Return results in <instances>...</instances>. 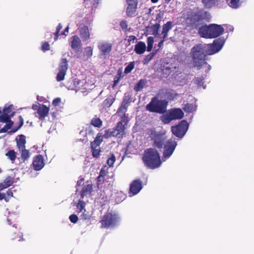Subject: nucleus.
Returning a JSON list of instances; mask_svg holds the SVG:
<instances>
[{
  "label": "nucleus",
  "mask_w": 254,
  "mask_h": 254,
  "mask_svg": "<svg viewBox=\"0 0 254 254\" xmlns=\"http://www.w3.org/2000/svg\"><path fill=\"white\" fill-rule=\"evenodd\" d=\"M224 42L222 40L217 39L214 40L213 43L208 44L206 50L205 47L201 44L194 45L190 52L193 66L199 69L204 64H207L206 56L212 55L219 52Z\"/></svg>",
  "instance_id": "f257e3e1"
},
{
  "label": "nucleus",
  "mask_w": 254,
  "mask_h": 254,
  "mask_svg": "<svg viewBox=\"0 0 254 254\" xmlns=\"http://www.w3.org/2000/svg\"><path fill=\"white\" fill-rule=\"evenodd\" d=\"M142 160L146 167L151 169L160 167L162 164L158 151L153 148H149L144 150Z\"/></svg>",
  "instance_id": "f03ea898"
},
{
  "label": "nucleus",
  "mask_w": 254,
  "mask_h": 254,
  "mask_svg": "<svg viewBox=\"0 0 254 254\" xmlns=\"http://www.w3.org/2000/svg\"><path fill=\"white\" fill-rule=\"evenodd\" d=\"M222 26L216 24L205 25L200 27L198 33L201 37L205 38H215L218 37L224 32Z\"/></svg>",
  "instance_id": "7ed1b4c3"
},
{
  "label": "nucleus",
  "mask_w": 254,
  "mask_h": 254,
  "mask_svg": "<svg viewBox=\"0 0 254 254\" xmlns=\"http://www.w3.org/2000/svg\"><path fill=\"white\" fill-rule=\"evenodd\" d=\"M168 103L166 100H159L157 97H154L146 105V109L150 112L164 114L167 111Z\"/></svg>",
  "instance_id": "20e7f679"
},
{
  "label": "nucleus",
  "mask_w": 254,
  "mask_h": 254,
  "mask_svg": "<svg viewBox=\"0 0 254 254\" xmlns=\"http://www.w3.org/2000/svg\"><path fill=\"white\" fill-rule=\"evenodd\" d=\"M119 220L118 215L115 213L107 212L103 216L99 223L101 224V228L108 229L115 227L118 224Z\"/></svg>",
  "instance_id": "39448f33"
},
{
  "label": "nucleus",
  "mask_w": 254,
  "mask_h": 254,
  "mask_svg": "<svg viewBox=\"0 0 254 254\" xmlns=\"http://www.w3.org/2000/svg\"><path fill=\"white\" fill-rule=\"evenodd\" d=\"M188 127L189 124L187 121L182 120L178 125L172 127L171 131L175 136L181 138L187 131Z\"/></svg>",
  "instance_id": "423d86ee"
},
{
  "label": "nucleus",
  "mask_w": 254,
  "mask_h": 254,
  "mask_svg": "<svg viewBox=\"0 0 254 254\" xmlns=\"http://www.w3.org/2000/svg\"><path fill=\"white\" fill-rule=\"evenodd\" d=\"M121 121L119 122L115 128H113L115 130L116 137L122 138L125 134V126L127 125L128 121L127 117L126 115H121Z\"/></svg>",
  "instance_id": "0eeeda50"
},
{
  "label": "nucleus",
  "mask_w": 254,
  "mask_h": 254,
  "mask_svg": "<svg viewBox=\"0 0 254 254\" xmlns=\"http://www.w3.org/2000/svg\"><path fill=\"white\" fill-rule=\"evenodd\" d=\"M163 158L167 159L169 158L174 152L177 142L174 139L170 138L164 144Z\"/></svg>",
  "instance_id": "6e6552de"
},
{
  "label": "nucleus",
  "mask_w": 254,
  "mask_h": 254,
  "mask_svg": "<svg viewBox=\"0 0 254 254\" xmlns=\"http://www.w3.org/2000/svg\"><path fill=\"white\" fill-rule=\"evenodd\" d=\"M132 96L130 94H125L120 107L117 111V113L120 115H126L128 107L132 102Z\"/></svg>",
  "instance_id": "1a4fd4ad"
},
{
  "label": "nucleus",
  "mask_w": 254,
  "mask_h": 254,
  "mask_svg": "<svg viewBox=\"0 0 254 254\" xmlns=\"http://www.w3.org/2000/svg\"><path fill=\"white\" fill-rule=\"evenodd\" d=\"M67 68L68 61L66 58L62 59L59 65V71L56 77V80L58 81H61L64 80Z\"/></svg>",
  "instance_id": "9d476101"
},
{
  "label": "nucleus",
  "mask_w": 254,
  "mask_h": 254,
  "mask_svg": "<svg viewBox=\"0 0 254 254\" xmlns=\"http://www.w3.org/2000/svg\"><path fill=\"white\" fill-rule=\"evenodd\" d=\"M127 7L126 8V14L128 17H133L135 16L137 11L138 4L137 0H127Z\"/></svg>",
  "instance_id": "9b49d317"
},
{
  "label": "nucleus",
  "mask_w": 254,
  "mask_h": 254,
  "mask_svg": "<svg viewBox=\"0 0 254 254\" xmlns=\"http://www.w3.org/2000/svg\"><path fill=\"white\" fill-rule=\"evenodd\" d=\"M142 182L140 179L133 180L130 184L128 193L130 196L137 194L142 189Z\"/></svg>",
  "instance_id": "f8f14e48"
},
{
  "label": "nucleus",
  "mask_w": 254,
  "mask_h": 254,
  "mask_svg": "<svg viewBox=\"0 0 254 254\" xmlns=\"http://www.w3.org/2000/svg\"><path fill=\"white\" fill-rule=\"evenodd\" d=\"M151 139L153 141V146L161 149L165 144V138L162 134L154 132L151 133Z\"/></svg>",
  "instance_id": "ddd939ff"
},
{
  "label": "nucleus",
  "mask_w": 254,
  "mask_h": 254,
  "mask_svg": "<svg viewBox=\"0 0 254 254\" xmlns=\"http://www.w3.org/2000/svg\"><path fill=\"white\" fill-rule=\"evenodd\" d=\"M50 109L48 107L44 104H40L38 109L36 115L37 117L40 120H43L45 117L48 115Z\"/></svg>",
  "instance_id": "4468645a"
},
{
  "label": "nucleus",
  "mask_w": 254,
  "mask_h": 254,
  "mask_svg": "<svg viewBox=\"0 0 254 254\" xmlns=\"http://www.w3.org/2000/svg\"><path fill=\"white\" fill-rule=\"evenodd\" d=\"M43 157L41 155L36 156L33 161V168L35 170H40L44 166Z\"/></svg>",
  "instance_id": "2eb2a0df"
},
{
  "label": "nucleus",
  "mask_w": 254,
  "mask_h": 254,
  "mask_svg": "<svg viewBox=\"0 0 254 254\" xmlns=\"http://www.w3.org/2000/svg\"><path fill=\"white\" fill-rule=\"evenodd\" d=\"M11 238L12 240H17L19 241H23L22 233L19 229L14 225L10 229Z\"/></svg>",
  "instance_id": "dca6fc26"
},
{
  "label": "nucleus",
  "mask_w": 254,
  "mask_h": 254,
  "mask_svg": "<svg viewBox=\"0 0 254 254\" xmlns=\"http://www.w3.org/2000/svg\"><path fill=\"white\" fill-rule=\"evenodd\" d=\"M168 112L173 120L181 119L184 117V114L180 108L172 109Z\"/></svg>",
  "instance_id": "f3484780"
},
{
  "label": "nucleus",
  "mask_w": 254,
  "mask_h": 254,
  "mask_svg": "<svg viewBox=\"0 0 254 254\" xmlns=\"http://www.w3.org/2000/svg\"><path fill=\"white\" fill-rule=\"evenodd\" d=\"M100 52L106 55L110 53L112 50V45L107 42L100 43L98 46Z\"/></svg>",
  "instance_id": "a211bd4d"
},
{
  "label": "nucleus",
  "mask_w": 254,
  "mask_h": 254,
  "mask_svg": "<svg viewBox=\"0 0 254 254\" xmlns=\"http://www.w3.org/2000/svg\"><path fill=\"white\" fill-rule=\"evenodd\" d=\"M82 44L81 41L77 35H74L72 37V41L71 42V47L76 52H78L80 51Z\"/></svg>",
  "instance_id": "6ab92c4d"
},
{
  "label": "nucleus",
  "mask_w": 254,
  "mask_h": 254,
  "mask_svg": "<svg viewBox=\"0 0 254 254\" xmlns=\"http://www.w3.org/2000/svg\"><path fill=\"white\" fill-rule=\"evenodd\" d=\"M79 35L83 41H88L90 39V33L88 27L83 26L79 28Z\"/></svg>",
  "instance_id": "aec40b11"
},
{
  "label": "nucleus",
  "mask_w": 254,
  "mask_h": 254,
  "mask_svg": "<svg viewBox=\"0 0 254 254\" xmlns=\"http://www.w3.org/2000/svg\"><path fill=\"white\" fill-rule=\"evenodd\" d=\"M210 15L207 11H199L194 15V19L198 22L209 18Z\"/></svg>",
  "instance_id": "412c9836"
},
{
  "label": "nucleus",
  "mask_w": 254,
  "mask_h": 254,
  "mask_svg": "<svg viewBox=\"0 0 254 254\" xmlns=\"http://www.w3.org/2000/svg\"><path fill=\"white\" fill-rule=\"evenodd\" d=\"M173 26V22L171 21L167 22L166 23L163 25L162 31V38L166 39L168 33L172 28Z\"/></svg>",
  "instance_id": "4be33fe9"
},
{
  "label": "nucleus",
  "mask_w": 254,
  "mask_h": 254,
  "mask_svg": "<svg viewBox=\"0 0 254 254\" xmlns=\"http://www.w3.org/2000/svg\"><path fill=\"white\" fill-rule=\"evenodd\" d=\"M76 91H80L84 93L87 88L84 80L75 81L74 83Z\"/></svg>",
  "instance_id": "5701e85b"
},
{
  "label": "nucleus",
  "mask_w": 254,
  "mask_h": 254,
  "mask_svg": "<svg viewBox=\"0 0 254 254\" xmlns=\"http://www.w3.org/2000/svg\"><path fill=\"white\" fill-rule=\"evenodd\" d=\"M146 49L145 44L142 41L138 42L135 46L134 51L138 55L142 54L144 53Z\"/></svg>",
  "instance_id": "b1692460"
},
{
  "label": "nucleus",
  "mask_w": 254,
  "mask_h": 254,
  "mask_svg": "<svg viewBox=\"0 0 254 254\" xmlns=\"http://www.w3.org/2000/svg\"><path fill=\"white\" fill-rule=\"evenodd\" d=\"M13 178L7 177L2 183H0V190H3L8 188L13 184Z\"/></svg>",
  "instance_id": "393cba45"
},
{
  "label": "nucleus",
  "mask_w": 254,
  "mask_h": 254,
  "mask_svg": "<svg viewBox=\"0 0 254 254\" xmlns=\"http://www.w3.org/2000/svg\"><path fill=\"white\" fill-rule=\"evenodd\" d=\"M93 190V186L92 184H89L86 185H85L82 188V189L81 191V198L83 199L85 196H86L87 194H91Z\"/></svg>",
  "instance_id": "a878e982"
},
{
  "label": "nucleus",
  "mask_w": 254,
  "mask_h": 254,
  "mask_svg": "<svg viewBox=\"0 0 254 254\" xmlns=\"http://www.w3.org/2000/svg\"><path fill=\"white\" fill-rule=\"evenodd\" d=\"M160 28V25L159 23H156L148 27L147 31L149 32V34L156 36L158 35V31Z\"/></svg>",
  "instance_id": "bb28decb"
},
{
  "label": "nucleus",
  "mask_w": 254,
  "mask_h": 254,
  "mask_svg": "<svg viewBox=\"0 0 254 254\" xmlns=\"http://www.w3.org/2000/svg\"><path fill=\"white\" fill-rule=\"evenodd\" d=\"M19 138H16V145L19 150L23 149L25 148L26 139L25 136L23 134H20L18 136Z\"/></svg>",
  "instance_id": "cd10ccee"
},
{
  "label": "nucleus",
  "mask_w": 254,
  "mask_h": 254,
  "mask_svg": "<svg viewBox=\"0 0 254 254\" xmlns=\"http://www.w3.org/2000/svg\"><path fill=\"white\" fill-rule=\"evenodd\" d=\"M93 54V49L90 46H88L85 48L84 52L83 53V60L84 61H87L92 56Z\"/></svg>",
  "instance_id": "c85d7f7f"
},
{
  "label": "nucleus",
  "mask_w": 254,
  "mask_h": 254,
  "mask_svg": "<svg viewBox=\"0 0 254 254\" xmlns=\"http://www.w3.org/2000/svg\"><path fill=\"white\" fill-rule=\"evenodd\" d=\"M103 136L99 133H98L94 140L91 142L90 146L93 148H97L99 146L100 144L103 141Z\"/></svg>",
  "instance_id": "c756f323"
},
{
  "label": "nucleus",
  "mask_w": 254,
  "mask_h": 254,
  "mask_svg": "<svg viewBox=\"0 0 254 254\" xmlns=\"http://www.w3.org/2000/svg\"><path fill=\"white\" fill-rule=\"evenodd\" d=\"M115 98L112 96H108L103 102V106L104 108L110 107L114 102Z\"/></svg>",
  "instance_id": "7c9ffc66"
},
{
  "label": "nucleus",
  "mask_w": 254,
  "mask_h": 254,
  "mask_svg": "<svg viewBox=\"0 0 254 254\" xmlns=\"http://www.w3.org/2000/svg\"><path fill=\"white\" fill-rule=\"evenodd\" d=\"M90 125L94 127L100 128L102 126L103 122L100 118L96 116L91 120Z\"/></svg>",
  "instance_id": "2f4dec72"
},
{
  "label": "nucleus",
  "mask_w": 254,
  "mask_h": 254,
  "mask_svg": "<svg viewBox=\"0 0 254 254\" xmlns=\"http://www.w3.org/2000/svg\"><path fill=\"white\" fill-rule=\"evenodd\" d=\"M146 83V81L145 79H141L138 82L135 84L134 87V90L136 92L141 91L143 87L145 86Z\"/></svg>",
  "instance_id": "473e14b6"
},
{
  "label": "nucleus",
  "mask_w": 254,
  "mask_h": 254,
  "mask_svg": "<svg viewBox=\"0 0 254 254\" xmlns=\"http://www.w3.org/2000/svg\"><path fill=\"white\" fill-rule=\"evenodd\" d=\"M5 156L11 161L12 163H13L16 158V153L14 150H9L5 153Z\"/></svg>",
  "instance_id": "72a5a7b5"
},
{
  "label": "nucleus",
  "mask_w": 254,
  "mask_h": 254,
  "mask_svg": "<svg viewBox=\"0 0 254 254\" xmlns=\"http://www.w3.org/2000/svg\"><path fill=\"white\" fill-rule=\"evenodd\" d=\"M196 107L193 104L187 103L185 104L183 109L185 112L192 113L196 110Z\"/></svg>",
  "instance_id": "f704fd0d"
},
{
  "label": "nucleus",
  "mask_w": 254,
  "mask_h": 254,
  "mask_svg": "<svg viewBox=\"0 0 254 254\" xmlns=\"http://www.w3.org/2000/svg\"><path fill=\"white\" fill-rule=\"evenodd\" d=\"M14 115V113H12L11 115H8L4 112L0 116V122L2 123H6L9 121H11L10 120V118L12 117Z\"/></svg>",
  "instance_id": "c9c22d12"
},
{
  "label": "nucleus",
  "mask_w": 254,
  "mask_h": 254,
  "mask_svg": "<svg viewBox=\"0 0 254 254\" xmlns=\"http://www.w3.org/2000/svg\"><path fill=\"white\" fill-rule=\"evenodd\" d=\"M19 123L17 127H14L12 129L8 132L9 133H14L18 130L23 126L24 123V120L21 116L18 117Z\"/></svg>",
  "instance_id": "e433bc0d"
},
{
  "label": "nucleus",
  "mask_w": 254,
  "mask_h": 254,
  "mask_svg": "<svg viewBox=\"0 0 254 254\" xmlns=\"http://www.w3.org/2000/svg\"><path fill=\"white\" fill-rule=\"evenodd\" d=\"M204 77L203 76L200 77H196L194 80V83L198 87H202L203 88H205V85H204Z\"/></svg>",
  "instance_id": "4c0bfd02"
},
{
  "label": "nucleus",
  "mask_w": 254,
  "mask_h": 254,
  "mask_svg": "<svg viewBox=\"0 0 254 254\" xmlns=\"http://www.w3.org/2000/svg\"><path fill=\"white\" fill-rule=\"evenodd\" d=\"M103 137L105 138H109L111 137H116L115 134V130L113 128H109L105 131V133L103 135Z\"/></svg>",
  "instance_id": "58836bf2"
},
{
  "label": "nucleus",
  "mask_w": 254,
  "mask_h": 254,
  "mask_svg": "<svg viewBox=\"0 0 254 254\" xmlns=\"http://www.w3.org/2000/svg\"><path fill=\"white\" fill-rule=\"evenodd\" d=\"M159 49L156 50L154 53H150V54L145 56L143 60L142 61V63L144 64H148V63L153 59L155 53H156Z\"/></svg>",
  "instance_id": "ea45409f"
},
{
  "label": "nucleus",
  "mask_w": 254,
  "mask_h": 254,
  "mask_svg": "<svg viewBox=\"0 0 254 254\" xmlns=\"http://www.w3.org/2000/svg\"><path fill=\"white\" fill-rule=\"evenodd\" d=\"M161 120L162 122L165 124H169L170 122L173 121V119L170 116L169 112L167 114L162 116L161 117Z\"/></svg>",
  "instance_id": "a19ab883"
},
{
  "label": "nucleus",
  "mask_w": 254,
  "mask_h": 254,
  "mask_svg": "<svg viewBox=\"0 0 254 254\" xmlns=\"http://www.w3.org/2000/svg\"><path fill=\"white\" fill-rule=\"evenodd\" d=\"M21 152V157L23 161H25L29 157V151L28 150L24 148L23 149L20 150Z\"/></svg>",
  "instance_id": "79ce46f5"
},
{
  "label": "nucleus",
  "mask_w": 254,
  "mask_h": 254,
  "mask_svg": "<svg viewBox=\"0 0 254 254\" xmlns=\"http://www.w3.org/2000/svg\"><path fill=\"white\" fill-rule=\"evenodd\" d=\"M154 42V38L153 37H149L147 39V50L150 52L152 50Z\"/></svg>",
  "instance_id": "37998d69"
},
{
  "label": "nucleus",
  "mask_w": 254,
  "mask_h": 254,
  "mask_svg": "<svg viewBox=\"0 0 254 254\" xmlns=\"http://www.w3.org/2000/svg\"><path fill=\"white\" fill-rule=\"evenodd\" d=\"M240 0H230L229 5L233 8H237L241 5Z\"/></svg>",
  "instance_id": "c03bdc74"
},
{
  "label": "nucleus",
  "mask_w": 254,
  "mask_h": 254,
  "mask_svg": "<svg viewBox=\"0 0 254 254\" xmlns=\"http://www.w3.org/2000/svg\"><path fill=\"white\" fill-rule=\"evenodd\" d=\"M116 161V157L114 154H111L107 161V164L110 167H113Z\"/></svg>",
  "instance_id": "a18cd8bd"
},
{
  "label": "nucleus",
  "mask_w": 254,
  "mask_h": 254,
  "mask_svg": "<svg viewBox=\"0 0 254 254\" xmlns=\"http://www.w3.org/2000/svg\"><path fill=\"white\" fill-rule=\"evenodd\" d=\"M120 25L123 31L126 32L129 31L130 28H128V23L126 20H122Z\"/></svg>",
  "instance_id": "49530a36"
},
{
  "label": "nucleus",
  "mask_w": 254,
  "mask_h": 254,
  "mask_svg": "<svg viewBox=\"0 0 254 254\" xmlns=\"http://www.w3.org/2000/svg\"><path fill=\"white\" fill-rule=\"evenodd\" d=\"M134 67V62H132L129 63V64L126 67L124 72L126 74L130 73Z\"/></svg>",
  "instance_id": "de8ad7c7"
},
{
  "label": "nucleus",
  "mask_w": 254,
  "mask_h": 254,
  "mask_svg": "<svg viewBox=\"0 0 254 254\" xmlns=\"http://www.w3.org/2000/svg\"><path fill=\"white\" fill-rule=\"evenodd\" d=\"M13 106L12 105H10L8 106L7 107L5 106L3 109V112L6 113L8 115H11L12 113H14L13 112Z\"/></svg>",
  "instance_id": "09e8293b"
},
{
  "label": "nucleus",
  "mask_w": 254,
  "mask_h": 254,
  "mask_svg": "<svg viewBox=\"0 0 254 254\" xmlns=\"http://www.w3.org/2000/svg\"><path fill=\"white\" fill-rule=\"evenodd\" d=\"M82 212V213L80 215L81 219L83 220H89L90 219L91 215L88 212H86L85 209Z\"/></svg>",
  "instance_id": "8fccbe9b"
},
{
  "label": "nucleus",
  "mask_w": 254,
  "mask_h": 254,
  "mask_svg": "<svg viewBox=\"0 0 254 254\" xmlns=\"http://www.w3.org/2000/svg\"><path fill=\"white\" fill-rule=\"evenodd\" d=\"M92 155L94 158H98L100 155L101 150L100 148L97 149L96 148H93L91 147Z\"/></svg>",
  "instance_id": "3c124183"
},
{
  "label": "nucleus",
  "mask_w": 254,
  "mask_h": 254,
  "mask_svg": "<svg viewBox=\"0 0 254 254\" xmlns=\"http://www.w3.org/2000/svg\"><path fill=\"white\" fill-rule=\"evenodd\" d=\"M63 26L61 23H59L56 28V31L55 33V41H57L60 36L59 32L62 29Z\"/></svg>",
  "instance_id": "603ef678"
},
{
  "label": "nucleus",
  "mask_w": 254,
  "mask_h": 254,
  "mask_svg": "<svg viewBox=\"0 0 254 254\" xmlns=\"http://www.w3.org/2000/svg\"><path fill=\"white\" fill-rule=\"evenodd\" d=\"M85 204H86L85 202L83 201V200H79L77 206L80 209V211H83V210H84V209H85Z\"/></svg>",
  "instance_id": "864d4df0"
},
{
  "label": "nucleus",
  "mask_w": 254,
  "mask_h": 254,
  "mask_svg": "<svg viewBox=\"0 0 254 254\" xmlns=\"http://www.w3.org/2000/svg\"><path fill=\"white\" fill-rule=\"evenodd\" d=\"M202 2L204 6L209 8L212 6L214 0H202Z\"/></svg>",
  "instance_id": "5fc2aeb1"
},
{
  "label": "nucleus",
  "mask_w": 254,
  "mask_h": 254,
  "mask_svg": "<svg viewBox=\"0 0 254 254\" xmlns=\"http://www.w3.org/2000/svg\"><path fill=\"white\" fill-rule=\"evenodd\" d=\"M50 49V45L48 42H45L42 43V50L43 52H46L49 50Z\"/></svg>",
  "instance_id": "6e6d98bb"
},
{
  "label": "nucleus",
  "mask_w": 254,
  "mask_h": 254,
  "mask_svg": "<svg viewBox=\"0 0 254 254\" xmlns=\"http://www.w3.org/2000/svg\"><path fill=\"white\" fill-rule=\"evenodd\" d=\"M69 219L71 223L75 224L77 222L78 217L75 214H71L69 216Z\"/></svg>",
  "instance_id": "4d7b16f0"
},
{
  "label": "nucleus",
  "mask_w": 254,
  "mask_h": 254,
  "mask_svg": "<svg viewBox=\"0 0 254 254\" xmlns=\"http://www.w3.org/2000/svg\"><path fill=\"white\" fill-rule=\"evenodd\" d=\"M166 95L168 98L173 99L176 97L177 94L173 91H170L166 93Z\"/></svg>",
  "instance_id": "13d9d810"
},
{
  "label": "nucleus",
  "mask_w": 254,
  "mask_h": 254,
  "mask_svg": "<svg viewBox=\"0 0 254 254\" xmlns=\"http://www.w3.org/2000/svg\"><path fill=\"white\" fill-rule=\"evenodd\" d=\"M61 102V99L60 98H56L52 102V104L54 106H57L59 105V104Z\"/></svg>",
  "instance_id": "bf43d9fd"
},
{
  "label": "nucleus",
  "mask_w": 254,
  "mask_h": 254,
  "mask_svg": "<svg viewBox=\"0 0 254 254\" xmlns=\"http://www.w3.org/2000/svg\"><path fill=\"white\" fill-rule=\"evenodd\" d=\"M4 199L5 202H8L9 199L8 197H6V194L5 193H0V200Z\"/></svg>",
  "instance_id": "052dcab7"
},
{
  "label": "nucleus",
  "mask_w": 254,
  "mask_h": 254,
  "mask_svg": "<svg viewBox=\"0 0 254 254\" xmlns=\"http://www.w3.org/2000/svg\"><path fill=\"white\" fill-rule=\"evenodd\" d=\"M6 197H8V199H9L10 198L13 196V192L11 190V189H9L5 193Z\"/></svg>",
  "instance_id": "680f3d73"
},
{
  "label": "nucleus",
  "mask_w": 254,
  "mask_h": 254,
  "mask_svg": "<svg viewBox=\"0 0 254 254\" xmlns=\"http://www.w3.org/2000/svg\"><path fill=\"white\" fill-rule=\"evenodd\" d=\"M69 27L67 26L64 30V31L60 34V35L67 36L68 33Z\"/></svg>",
  "instance_id": "e2e57ef3"
},
{
  "label": "nucleus",
  "mask_w": 254,
  "mask_h": 254,
  "mask_svg": "<svg viewBox=\"0 0 254 254\" xmlns=\"http://www.w3.org/2000/svg\"><path fill=\"white\" fill-rule=\"evenodd\" d=\"M116 75L118 76V78L119 79H121L123 77L122 71L121 69L118 70Z\"/></svg>",
  "instance_id": "0e129e2a"
},
{
  "label": "nucleus",
  "mask_w": 254,
  "mask_h": 254,
  "mask_svg": "<svg viewBox=\"0 0 254 254\" xmlns=\"http://www.w3.org/2000/svg\"><path fill=\"white\" fill-rule=\"evenodd\" d=\"M136 39V38L135 36L131 35L128 37L127 41L129 43H130V42H131L132 41H133Z\"/></svg>",
  "instance_id": "69168bd1"
},
{
  "label": "nucleus",
  "mask_w": 254,
  "mask_h": 254,
  "mask_svg": "<svg viewBox=\"0 0 254 254\" xmlns=\"http://www.w3.org/2000/svg\"><path fill=\"white\" fill-rule=\"evenodd\" d=\"M120 79L118 78V79H115L114 80V83L112 85V88L114 89L115 87L118 84Z\"/></svg>",
  "instance_id": "338daca9"
},
{
  "label": "nucleus",
  "mask_w": 254,
  "mask_h": 254,
  "mask_svg": "<svg viewBox=\"0 0 254 254\" xmlns=\"http://www.w3.org/2000/svg\"><path fill=\"white\" fill-rule=\"evenodd\" d=\"M162 39H162V40H161L159 42V43H158V47H159V48H161V47L163 46V43H164V41L166 40V39H164L163 38H162Z\"/></svg>",
  "instance_id": "774afa93"
}]
</instances>
